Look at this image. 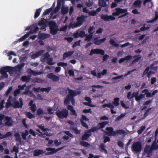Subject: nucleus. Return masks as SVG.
I'll use <instances>...</instances> for the list:
<instances>
[{
  "label": "nucleus",
  "mask_w": 158,
  "mask_h": 158,
  "mask_svg": "<svg viewBox=\"0 0 158 158\" xmlns=\"http://www.w3.org/2000/svg\"><path fill=\"white\" fill-rule=\"evenodd\" d=\"M67 90L68 91V94L66 96V98L64 101V104L65 105H67L70 103V101H71L72 104L74 105L75 100L74 98L77 95L80 94L81 92L71 89L69 87L67 88Z\"/></svg>",
  "instance_id": "f257e3e1"
},
{
  "label": "nucleus",
  "mask_w": 158,
  "mask_h": 158,
  "mask_svg": "<svg viewBox=\"0 0 158 158\" xmlns=\"http://www.w3.org/2000/svg\"><path fill=\"white\" fill-rule=\"evenodd\" d=\"M87 17V16H85L82 15H81L80 16H78L76 19L77 22L74 23L73 24L71 23H70L69 25V27L73 28L77 27H80L82 24L85 19Z\"/></svg>",
  "instance_id": "f03ea898"
},
{
  "label": "nucleus",
  "mask_w": 158,
  "mask_h": 158,
  "mask_svg": "<svg viewBox=\"0 0 158 158\" xmlns=\"http://www.w3.org/2000/svg\"><path fill=\"white\" fill-rule=\"evenodd\" d=\"M106 130L108 132L106 131V134L109 136H115L118 135H122L125 134L126 131L124 130L119 129L116 131H114L113 128L112 127H107Z\"/></svg>",
  "instance_id": "7ed1b4c3"
},
{
  "label": "nucleus",
  "mask_w": 158,
  "mask_h": 158,
  "mask_svg": "<svg viewBox=\"0 0 158 158\" xmlns=\"http://www.w3.org/2000/svg\"><path fill=\"white\" fill-rule=\"evenodd\" d=\"M104 54L105 52L104 50L96 48L91 49L89 55L90 56H92L94 54H100L102 55H103L102 57L103 61H105L109 58V56L107 54L104 55Z\"/></svg>",
  "instance_id": "20e7f679"
},
{
  "label": "nucleus",
  "mask_w": 158,
  "mask_h": 158,
  "mask_svg": "<svg viewBox=\"0 0 158 158\" xmlns=\"http://www.w3.org/2000/svg\"><path fill=\"white\" fill-rule=\"evenodd\" d=\"M48 25L49 26L50 33L53 35L56 34L59 31V29L56 22L54 21H50Z\"/></svg>",
  "instance_id": "39448f33"
},
{
  "label": "nucleus",
  "mask_w": 158,
  "mask_h": 158,
  "mask_svg": "<svg viewBox=\"0 0 158 158\" xmlns=\"http://www.w3.org/2000/svg\"><path fill=\"white\" fill-rule=\"evenodd\" d=\"M56 114L60 118H66L68 116V111L66 109H63L62 110H58L56 112Z\"/></svg>",
  "instance_id": "423d86ee"
},
{
  "label": "nucleus",
  "mask_w": 158,
  "mask_h": 158,
  "mask_svg": "<svg viewBox=\"0 0 158 158\" xmlns=\"http://www.w3.org/2000/svg\"><path fill=\"white\" fill-rule=\"evenodd\" d=\"M142 146L141 143L136 142L134 143L132 146L131 149L133 151L136 153L139 152L141 150Z\"/></svg>",
  "instance_id": "0eeeda50"
},
{
  "label": "nucleus",
  "mask_w": 158,
  "mask_h": 158,
  "mask_svg": "<svg viewBox=\"0 0 158 158\" xmlns=\"http://www.w3.org/2000/svg\"><path fill=\"white\" fill-rule=\"evenodd\" d=\"M39 29V27H38L36 26L34 28V30L33 31H30L27 32L24 35L22 36V37L19 39H18L19 41L21 42L23 41L27 38L31 34H32L33 33H36L37 32V31H38Z\"/></svg>",
  "instance_id": "6e6552de"
},
{
  "label": "nucleus",
  "mask_w": 158,
  "mask_h": 158,
  "mask_svg": "<svg viewBox=\"0 0 158 158\" xmlns=\"http://www.w3.org/2000/svg\"><path fill=\"white\" fill-rule=\"evenodd\" d=\"M116 12L112 13L113 15L114 16H118L120 14H123L124 13L128 12L127 9H122L119 7L116 8L115 9Z\"/></svg>",
  "instance_id": "1a4fd4ad"
},
{
  "label": "nucleus",
  "mask_w": 158,
  "mask_h": 158,
  "mask_svg": "<svg viewBox=\"0 0 158 158\" xmlns=\"http://www.w3.org/2000/svg\"><path fill=\"white\" fill-rule=\"evenodd\" d=\"M19 102L15 101L12 104V106L14 108H22L23 105V99L21 98H19Z\"/></svg>",
  "instance_id": "9d476101"
},
{
  "label": "nucleus",
  "mask_w": 158,
  "mask_h": 158,
  "mask_svg": "<svg viewBox=\"0 0 158 158\" xmlns=\"http://www.w3.org/2000/svg\"><path fill=\"white\" fill-rule=\"evenodd\" d=\"M13 68L12 67L10 66L4 67H2L0 69V73L2 74L7 72L12 73L13 72Z\"/></svg>",
  "instance_id": "9b49d317"
},
{
  "label": "nucleus",
  "mask_w": 158,
  "mask_h": 158,
  "mask_svg": "<svg viewBox=\"0 0 158 158\" xmlns=\"http://www.w3.org/2000/svg\"><path fill=\"white\" fill-rule=\"evenodd\" d=\"M100 18L105 21L108 22L110 20L113 21L115 19V18L112 16H109L107 14H102L100 16Z\"/></svg>",
  "instance_id": "f8f14e48"
},
{
  "label": "nucleus",
  "mask_w": 158,
  "mask_h": 158,
  "mask_svg": "<svg viewBox=\"0 0 158 158\" xmlns=\"http://www.w3.org/2000/svg\"><path fill=\"white\" fill-rule=\"evenodd\" d=\"M89 120V119L87 118L85 116L82 115L80 119V121L83 127H85L86 128H88V126L87 124L84 121H88Z\"/></svg>",
  "instance_id": "ddd939ff"
},
{
  "label": "nucleus",
  "mask_w": 158,
  "mask_h": 158,
  "mask_svg": "<svg viewBox=\"0 0 158 158\" xmlns=\"http://www.w3.org/2000/svg\"><path fill=\"white\" fill-rule=\"evenodd\" d=\"M47 77L48 78L52 79L54 81H57L60 79V77L59 76L54 75L52 73L48 74Z\"/></svg>",
  "instance_id": "4468645a"
},
{
  "label": "nucleus",
  "mask_w": 158,
  "mask_h": 158,
  "mask_svg": "<svg viewBox=\"0 0 158 158\" xmlns=\"http://www.w3.org/2000/svg\"><path fill=\"white\" fill-rule=\"evenodd\" d=\"M45 51V50H40L31 55V58L32 59H34L40 56H42L43 55Z\"/></svg>",
  "instance_id": "2eb2a0df"
},
{
  "label": "nucleus",
  "mask_w": 158,
  "mask_h": 158,
  "mask_svg": "<svg viewBox=\"0 0 158 158\" xmlns=\"http://www.w3.org/2000/svg\"><path fill=\"white\" fill-rule=\"evenodd\" d=\"M5 120L6 121L5 123L6 126H11L13 125V121L11 117L6 116L5 117Z\"/></svg>",
  "instance_id": "dca6fc26"
},
{
  "label": "nucleus",
  "mask_w": 158,
  "mask_h": 158,
  "mask_svg": "<svg viewBox=\"0 0 158 158\" xmlns=\"http://www.w3.org/2000/svg\"><path fill=\"white\" fill-rule=\"evenodd\" d=\"M46 20L44 18L41 19L38 22V25L39 26H42V29L45 28L46 27Z\"/></svg>",
  "instance_id": "f3484780"
},
{
  "label": "nucleus",
  "mask_w": 158,
  "mask_h": 158,
  "mask_svg": "<svg viewBox=\"0 0 158 158\" xmlns=\"http://www.w3.org/2000/svg\"><path fill=\"white\" fill-rule=\"evenodd\" d=\"M50 35L49 34H47L43 33H39L38 35V38L39 39L44 40L47 38H49Z\"/></svg>",
  "instance_id": "a211bd4d"
},
{
  "label": "nucleus",
  "mask_w": 158,
  "mask_h": 158,
  "mask_svg": "<svg viewBox=\"0 0 158 158\" xmlns=\"http://www.w3.org/2000/svg\"><path fill=\"white\" fill-rule=\"evenodd\" d=\"M67 109L70 111V114L72 115H74L76 116H77V113L76 112L75 110L73 109V107L71 105H68L67 107Z\"/></svg>",
  "instance_id": "6ab92c4d"
},
{
  "label": "nucleus",
  "mask_w": 158,
  "mask_h": 158,
  "mask_svg": "<svg viewBox=\"0 0 158 158\" xmlns=\"http://www.w3.org/2000/svg\"><path fill=\"white\" fill-rule=\"evenodd\" d=\"M27 72L28 73L35 76H37L38 75H40L43 73L41 72H37L34 70H32L31 69H29L27 70Z\"/></svg>",
  "instance_id": "aec40b11"
},
{
  "label": "nucleus",
  "mask_w": 158,
  "mask_h": 158,
  "mask_svg": "<svg viewBox=\"0 0 158 158\" xmlns=\"http://www.w3.org/2000/svg\"><path fill=\"white\" fill-rule=\"evenodd\" d=\"M106 39V38H104L101 39H98V38H95L94 40V43L96 45H100L105 41Z\"/></svg>",
  "instance_id": "412c9836"
},
{
  "label": "nucleus",
  "mask_w": 158,
  "mask_h": 158,
  "mask_svg": "<svg viewBox=\"0 0 158 158\" xmlns=\"http://www.w3.org/2000/svg\"><path fill=\"white\" fill-rule=\"evenodd\" d=\"M50 56V55L48 52L45 53L44 55L41 56L40 58V61L43 62L45 61L46 60H47Z\"/></svg>",
  "instance_id": "4be33fe9"
},
{
  "label": "nucleus",
  "mask_w": 158,
  "mask_h": 158,
  "mask_svg": "<svg viewBox=\"0 0 158 158\" xmlns=\"http://www.w3.org/2000/svg\"><path fill=\"white\" fill-rule=\"evenodd\" d=\"M74 53V51L66 52H64L63 55V60H65L67 57L71 56Z\"/></svg>",
  "instance_id": "5701e85b"
},
{
  "label": "nucleus",
  "mask_w": 158,
  "mask_h": 158,
  "mask_svg": "<svg viewBox=\"0 0 158 158\" xmlns=\"http://www.w3.org/2000/svg\"><path fill=\"white\" fill-rule=\"evenodd\" d=\"M158 139L156 141V138H155V139L153 141L152 144V148L154 150H156L158 149Z\"/></svg>",
  "instance_id": "b1692460"
},
{
  "label": "nucleus",
  "mask_w": 158,
  "mask_h": 158,
  "mask_svg": "<svg viewBox=\"0 0 158 158\" xmlns=\"http://www.w3.org/2000/svg\"><path fill=\"white\" fill-rule=\"evenodd\" d=\"M44 152H44L42 150L36 149L34 151L33 155L34 156H37L43 154Z\"/></svg>",
  "instance_id": "393cba45"
},
{
  "label": "nucleus",
  "mask_w": 158,
  "mask_h": 158,
  "mask_svg": "<svg viewBox=\"0 0 158 158\" xmlns=\"http://www.w3.org/2000/svg\"><path fill=\"white\" fill-rule=\"evenodd\" d=\"M31 79V76L30 75L24 76L21 77V80L23 82H28Z\"/></svg>",
  "instance_id": "a878e982"
},
{
  "label": "nucleus",
  "mask_w": 158,
  "mask_h": 158,
  "mask_svg": "<svg viewBox=\"0 0 158 158\" xmlns=\"http://www.w3.org/2000/svg\"><path fill=\"white\" fill-rule=\"evenodd\" d=\"M34 101L31 100L29 103V106H31V109L32 112H35L36 110V106L35 104H33Z\"/></svg>",
  "instance_id": "bb28decb"
},
{
  "label": "nucleus",
  "mask_w": 158,
  "mask_h": 158,
  "mask_svg": "<svg viewBox=\"0 0 158 158\" xmlns=\"http://www.w3.org/2000/svg\"><path fill=\"white\" fill-rule=\"evenodd\" d=\"M46 150L48 151H50V152H47L45 153V154L47 155H50L52 154H54L55 153V148H46Z\"/></svg>",
  "instance_id": "cd10ccee"
},
{
  "label": "nucleus",
  "mask_w": 158,
  "mask_h": 158,
  "mask_svg": "<svg viewBox=\"0 0 158 158\" xmlns=\"http://www.w3.org/2000/svg\"><path fill=\"white\" fill-rule=\"evenodd\" d=\"M158 19V12L156 11L155 12V17L152 20L148 21L147 22L148 23H153L156 21Z\"/></svg>",
  "instance_id": "c85d7f7f"
},
{
  "label": "nucleus",
  "mask_w": 158,
  "mask_h": 158,
  "mask_svg": "<svg viewBox=\"0 0 158 158\" xmlns=\"http://www.w3.org/2000/svg\"><path fill=\"white\" fill-rule=\"evenodd\" d=\"M105 146L103 143H101L99 146L100 151L102 152H104L105 153L107 154L108 152L107 150L105 148Z\"/></svg>",
  "instance_id": "c756f323"
},
{
  "label": "nucleus",
  "mask_w": 158,
  "mask_h": 158,
  "mask_svg": "<svg viewBox=\"0 0 158 158\" xmlns=\"http://www.w3.org/2000/svg\"><path fill=\"white\" fill-rule=\"evenodd\" d=\"M12 135V133L11 131L7 132L5 135H2L0 136V139H2L6 138L9 137Z\"/></svg>",
  "instance_id": "7c9ffc66"
},
{
  "label": "nucleus",
  "mask_w": 158,
  "mask_h": 158,
  "mask_svg": "<svg viewBox=\"0 0 158 158\" xmlns=\"http://www.w3.org/2000/svg\"><path fill=\"white\" fill-rule=\"evenodd\" d=\"M91 135L90 133H85L82 137V140H87L88 138Z\"/></svg>",
  "instance_id": "2f4dec72"
},
{
  "label": "nucleus",
  "mask_w": 158,
  "mask_h": 158,
  "mask_svg": "<svg viewBox=\"0 0 158 158\" xmlns=\"http://www.w3.org/2000/svg\"><path fill=\"white\" fill-rule=\"evenodd\" d=\"M15 136V140L16 141L21 142V137L20 135L18 132L15 133L14 134Z\"/></svg>",
  "instance_id": "473e14b6"
},
{
  "label": "nucleus",
  "mask_w": 158,
  "mask_h": 158,
  "mask_svg": "<svg viewBox=\"0 0 158 158\" xmlns=\"http://www.w3.org/2000/svg\"><path fill=\"white\" fill-rule=\"evenodd\" d=\"M41 10V8H39L36 10L34 16V18L35 19H36L39 17L40 14Z\"/></svg>",
  "instance_id": "72a5a7b5"
},
{
  "label": "nucleus",
  "mask_w": 158,
  "mask_h": 158,
  "mask_svg": "<svg viewBox=\"0 0 158 158\" xmlns=\"http://www.w3.org/2000/svg\"><path fill=\"white\" fill-rule=\"evenodd\" d=\"M119 98H115L114 99V102H112V105L115 106H118L119 105Z\"/></svg>",
  "instance_id": "f704fd0d"
},
{
  "label": "nucleus",
  "mask_w": 158,
  "mask_h": 158,
  "mask_svg": "<svg viewBox=\"0 0 158 158\" xmlns=\"http://www.w3.org/2000/svg\"><path fill=\"white\" fill-rule=\"evenodd\" d=\"M109 122L108 121H105L101 123H100L98 124V125L100 126L99 127V129L103 128L106 124H108Z\"/></svg>",
  "instance_id": "c9c22d12"
},
{
  "label": "nucleus",
  "mask_w": 158,
  "mask_h": 158,
  "mask_svg": "<svg viewBox=\"0 0 158 158\" xmlns=\"http://www.w3.org/2000/svg\"><path fill=\"white\" fill-rule=\"evenodd\" d=\"M158 92V90H154L152 93L148 92L147 94L146 95V97L147 98H149L152 97V96L154 95L156 93Z\"/></svg>",
  "instance_id": "e433bc0d"
},
{
  "label": "nucleus",
  "mask_w": 158,
  "mask_h": 158,
  "mask_svg": "<svg viewBox=\"0 0 158 158\" xmlns=\"http://www.w3.org/2000/svg\"><path fill=\"white\" fill-rule=\"evenodd\" d=\"M68 8L67 7H63L61 9V13L63 15H64L68 13Z\"/></svg>",
  "instance_id": "4c0bfd02"
},
{
  "label": "nucleus",
  "mask_w": 158,
  "mask_h": 158,
  "mask_svg": "<svg viewBox=\"0 0 158 158\" xmlns=\"http://www.w3.org/2000/svg\"><path fill=\"white\" fill-rule=\"evenodd\" d=\"M145 96L144 95H143V94H140L139 95H138L137 97L135 98V100L138 102H140L141 99L144 98Z\"/></svg>",
  "instance_id": "58836bf2"
},
{
  "label": "nucleus",
  "mask_w": 158,
  "mask_h": 158,
  "mask_svg": "<svg viewBox=\"0 0 158 158\" xmlns=\"http://www.w3.org/2000/svg\"><path fill=\"white\" fill-rule=\"evenodd\" d=\"M142 3L141 1L140 0H137L135 1L133 3V5L135 6L140 7Z\"/></svg>",
  "instance_id": "ea45409f"
},
{
  "label": "nucleus",
  "mask_w": 158,
  "mask_h": 158,
  "mask_svg": "<svg viewBox=\"0 0 158 158\" xmlns=\"http://www.w3.org/2000/svg\"><path fill=\"white\" fill-rule=\"evenodd\" d=\"M99 130V127L96 126L88 130L87 131V132L91 133L92 132H94Z\"/></svg>",
  "instance_id": "a19ab883"
},
{
  "label": "nucleus",
  "mask_w": 158,
  "mask_h": 158,
  "mask_svg": "<svg viewBox=\"0 0 158 158\" xmlns=\"http://www.w3.org/2000/svg\"><path fill=\"white\" fill-rule=\"evenodd\" d=\"M93 35L92 33H89V35L86 34L85 35V41H88L90 40L93 37Z\"/></svg>",
  "instance_id": "79ce46f5"
},
{
  "label": "nucleus",
  "mask_w": 158,
  "mask_h": 158,
  "mask_svg": "<svg viewBox=\"0 0 158 158\" xmlns=\"http://www.w3.org/2000/svg\"><path fill=\"white\" fill-rule=\"evenodd\" d=\"M110 43L111 45L115 47H118V44L116 42L112 39H110Z\"/></svg>",
  "instance_id": "37998d69"
},
{
  "label": "nucleus",
  "mask_w": 158,
  "mask_h": 158,
  "mask_svg": "<svg viewBox=\"0 0 158 158\" xmlns=\"http://www.w3.org/2000/svg\"><path fill=\"white\" fill-rule=\"evenodd\" d=\"M71 129L73 130L76 134H79L80 133V131L78 130L77 127H71Z\"/></svg>",
  "instance_id": "c03bdc74"
},
{
  "label": "nucleus",
  "mask_w": 158,
  "mask_h": 158,
  "mask_svg": "<svg viewBox=\"0 0 158 158\" xmlns=\"http://www.w3.org/2000/svg\"><path fill=\"white\" fill-rule=\"evenodd\" d=\"M27 117L29 119H31L32 118H35V116L34 114H31L30 112H27L26 113Z\"/></svg>",
  "instance_id": "a18cd8bd"
},
{
  "label": "nucleus",
  "mask_w": 158,
  "mask_h": 158,
  "mask_svg": "<svg viewBox=\"0 0 158 158\" xmlns=\"http://www.w3.org/2000/svg\"><path fill=\"white\" fill-rule=\"evenodd\" d=\"M51 89V87H48L47 88H42L40 89L41 91L44 92L46 91L47 93H48L49 91Z\"/></svg>",
  "instance_id": "49530a36"
},
{
  "label": "nucleus",
  "mask_w": 158,
  "mask_h": 158,
  "mask_svg": "<svg viewBox=\"0 0 158 158\" xmlns=\"http://www.w3.org/2000/svg\"><path fill=\"white\" fill-rule=\"evenodd\" d=\"M52 10V8H51L46 10L44 12L43 15L44 16L48 14H49Z\"/></svg>",
  "instance_id": "de8ad7c7"
},
{
  "label": "nucleus",
  "mask_w": 158,
  "mask_h": 158,
  "mask_svg": "<svg viewBox=\"0 0 158 158\" xmlns=\"http://www.w3.org/2000/svg\"><path fill=\"white\" fill-rule=\"evenodd\" d=\"M150 69V67L149 66L147 67L145 70L144 71L142 75V77H143L144 76H145L146 74L147 75V74L148 73V71H149Z\"/></svg>",
  "instance_id": "09e8293b"
},
{
  "label": "nucleus",
  "mask_w": 158,
  "mask_h": 158,
  "mask_svg": "<svg viewBox=\"0 0 158 158\" xmlns=\"http://www.w3.org/2000/svg\"><path fill=\"white\" fill-rule=\"evenodd\" d=\"M99 5L103 7L106 6V2L104 0H101L99 2Z\"/></svg>",
  "instance_id": "8fccbe9b"
},
{
  "label": "nucleus",
  "mask_w": 158,
  "mask_h": 158,
  "mask_svg": "<svg viewBox=\"0 0 158 158\" xmlns=\"http://www.w3.org/2000/svg\"><path fill=\"white\" fill-rule=\"evenodd\" d=\"M140 56V55H139L134 56V58L136 57H138L136 58L134 60H133L132 62V64H133L135 62L138 61L141 58V57Z\"/></svg>",
  "instance_id": "3c124183"
},
{
  "label": "nucleus",
  "mask_w": 158,
  "mask_h": 158,
  "mask_svg": "<svg viewBox=\"0 0 158 158\" xmlns=\"http://www.w3.org/2000/svg\"><path fill=\"white\" fill-rule=\"evenodd\" d=\"M126 114H121L119 116H118L116 118V121H118L120 120Z\"/></svg>",
  "instance_id": "603ef678"
},
{
  "label": "nucleus",
  "mask_w": 158,
  "mask_h": 158,
  "mask_svg": "<svg viewBox=\"0 0 158 158\" xmlns=\"http://www.w3.org/2000/svg\"><path fill=\"white\" fill-rule=\"evenodd\" d=\"M12 104L11 103L10 101V99L7 100V102L6 103L5 105V107L6 108L8 109L10 106H12Z\"/></svg>",
  "instance_id": "864d4df0"
},
{
  "label": "nucleus",
  "mask_w": 158,
  "mask_h": 158,
  "mask_svg": "<svg viewBox=\"0 0 158 158\" xmlns=\"http://www.w3.org/2000/svg\"><path fill=\"white\" fill-rule=\"evenodd\" d=\"M37 113L39 116L42 115L44 114L43 110L41 108H39L37 110Z\"/></svg>",
  "instance_id": "5fc2aeb1"
},
{
  "label": "nucleus",
  "mask_w": 158,
  "mask_h": 158,
  "mask_svg": "<svg viewBox=\"0 0 158 158\" xmlns=\"http://www.w3.org/2000/svg\"><path fill=\"white\" fill-rule=\"evenodd\" d=\"M145 128V126H142L140 127V129L138 130L137 131V133L139 135L141 134Z\"/></svg>",
  "instance_id": "6e6d98bb"
},
{
  "label": "nucleus",
  "mask_w": 158,
  "mask_h": 158,
  "mask_svg": "<svg viewBox=\"0 0 158 158\" xmlns=\"http://www.w3.org/2000/svg\"><path fill=\"white\" fill-rule=\"evenodd\" d=\"M34 81L35 82L42 83L43 82L44 80L38 78H36L34 79Z\"/></svg>",
  "instance_id": "4d7b16f0"
},
{
  "label": "nucleus",
  "mask_w": 158,
  "mask_h": 158,
  "mask_svg": "<svg viewBox=\"0 0 158 158\" xmlns=\"http://www.w3.org/2000/svg\"><path fill=\"white\" fill-rule=\"evenodd\" d=\"M97 14V11L95 10H92L89 12L88 15L89 16H94Z\"/></svg>",
  "instance_id": "13d9d810"
},
{
  "label": "nucleus",
  "mask_w": 158,
  "mask_h": 158,
  "mask_svg": "<svg viewBox=\"0 0 158 158\" xmlns=\"http://www.w3.org/2000/svg\"><path fill=\"white\" fill-rule=\"evenodd\" d=\"M53 61V59L52 57H49L47 60V64L49 65H52L54 64V63L52 62Z\"/></svg>",
  "instance_id": "bf43d9fd"
},
{
  "label": "nucleus",
  "mask_w": 158,
  "mask_h": 158,
  "mask_svg": "<svg viewBox=\"0 0 158 158\" xmlns=\"http://www.w3.org/2000/svg\"><path fill=\"white\" fill-rule=\"evenodd\" d=\"M80 144L81 145L85 147H88L89 146V144L86 142L81 141L80 142Z\"/></svg>",
  "instance_id": "052dcab7"
},
{
  "label": "nucleus",
  "mask_w": 158,
  "mask_h": 158,
  "mask_svg": "<svg viewBox=\"0 0 158 158\" xmlns=\"http://www.w3.org/2000/svg\"><path fill=\"white\" fill-rule=\"evenodd\" d=\"M57 65L59 66L64 67V66H67L68 64L67 63L60 62L57 63Z\"/></svg>",
  "instance_id": "680f3d73"
},
{
  "label": "nucleus",
  "mask_w": 158,
  "mask_h": 158,
  "mask_svg": "<svg viewBox=\"0 0 158 158\" xmlns=\"http://www.w3.org/2000/svg\"><path fill=\"white\" fill-rule=\"evenodd\" d=\"M24 65V64H22L20 65L16 66L15 67V69L16 70H18L19 71L22 68L23 66Z\"/></svg>",
  "instance_id": "e2e57ef3"
},
{
  "label": "nucleus",
  "mask_w": 158,
  "mask_h": 158,
  "mask_svg": "<svg viewBox=\"0 0 158 158\" xmlns=\"http://www.w3.org/2000/svg\"><path fill=\"white\" fill-rule=\"evenodd\" d=\"M80 40H79L78 41H76L73 44L72 47L74 48L77 46H80Z\"/></svg>",
  "instance_id": "0e129e2a"
},
{
  "label": "nucleus",
  "mask_w": 158,
  "mask_h": 158,
  "mask_svg": "<svg viewBox=\"0 0 158 158\" xmlns=\"http://www.w3.org/2000/svg\"><path fill=\"white\" fill-rule=\"evenodd\" d=\"M79 36L83 38L85 35V32L84 31H81L79 33Z\"/></svg>",
  "instance_id": "69168bd1"
},
{
  "label": "nucleus",
  "mask_w": 158,
  "mask_h": 158,
  "mask_svg": "<svg viewBox=\"0 0 158 158\" xmlns=\"http://www.w3.org/2000/svg\"><path fill=\"white\" fill-rule=\"evenodd\" d=\"M38 127L42 131H45L48 130L47 128H44V126H42V125H39Z\"/></svg>",
  "instance_id": "338daca9"
},
{
  "label": "nucleus",
  "mask_w": 158,
  "mask_h": 158,
  "mask_svg": "<svg viewBox=\"0 0 158 158\" xmlns=\"http://www.w3.org/2000/svg\"><path fill=\"white\" fill-rule=\"evenodd\" d=\"M64 133L66 135H68L69 136H70L71 137L73 138V135L69 131H65L64 132Z\"/></svg>",
  "instance_id": "774afa93"
}]
</instances>
